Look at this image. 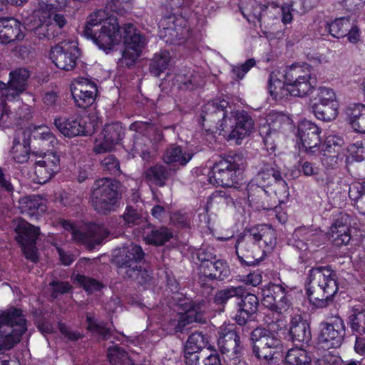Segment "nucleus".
Masks as SVG:
<instances>
[{
    "label": "nucleus",
    "instance_id": "obj_1",
    "mask_svg": "<svg viewBox=\"0 0 365 365\" xmlns=\"http://www.w3.org/2000/svg\"><path fill=\"white\" fill-rule=\"evenodd\" d=\"M284 81L282 82L277 74L272 72L269 76L268 91L274 98L284 95L283 89L291 96L303 97L307 96L314 89L312 85L311 67L307 64H293L288 67L283 75Z\"/></svg>",
    "mask_w": 365,
    "mask_h": 365
},
{
    "label": "nucleus",
    "instance_id": "obj_2",
    "mask_svg": "<svg viewBox=\"0 0 365 365\" xmlns=\"http://www.w3.org/2000/svg\"><path fill=\"white\" fill-rule=\"evenodd\" d=\"M306 292L310 302L317 308H324L333 301L338 291L337 275L331 266L312 267L308 273Z\"/></svg>",
    "mask_w": 365,
    "mask_h": 365
},
{
    "label": "nucleus",
    "instance_id": "obj_3",
    "mask_svg": "<svg viewBox=\"0 0 365 365\" xmlns=\"http://www.w3.org/2000/svg\"><path fill=\"white\" fill-rule=\"evenodd\" d=\"M122 192L120 181L109 178H99L90 189V203L98 214L108 215L119 207Z\"/></svg>",
    "mask_w": 365,
    "mask_h": 365
},
{
    "label": "nucleus",
    "instance_id": "obj_4",
    "mask_svg": "<svg viewBox=\"0 0 365 365\" xmlns=\"http://www.w3.org/2000/svg\"><path fill=\"white\" fill-rule=\"evenodd\" d=\"M103 11H98L90 15L88 20L85 26L83 33L85 36L93 40L99 48L108 53L113 47L118 44L122 39V34L120 31V27L116 19H109L103 21Z\"/></svg>",
    "mask_w": 365,
    "mask_h": 365
},
{
    "label": "nucleus",
    "instance_id": "obj_5",
    "mask_svg": "<svg viewBox=\"0 0 365 365\" xmlns=\"http://www.w3.org/2000/svg\"><path fill=\"white\" fill-rule=\"evenodd\" d=\"M247 160L242 153L230 152L220 156L208 175L211 184L231 187L238 183L241 171L245 169Z\"/></svg>",
    "mask_w": 365,
    "mask_h": 365
},
{
    "label": "nucleus",
    "instance_id": "obj_6",
    "mask_svg": "<svg viewBox=\"0 0 365 365\" xmlns=\"http://www.w3.org/2000/svg\"><path fill=\"white\" fill-rule=\"evenodd\" d=\"M22 311L12 307L0 314V350H9L18 344L27 329Z\"/></svg>",
    "mask_w": 365,
    "mask_h": 365
},
{
    "label": "nucleus",
    "instance_id": "obj_7",
    "mask_svg": "<svg viewBox=\"0 0 365 365\" xmlns=\"http://www.w3.org/2000/svg\"><path fill=\"white\" fill-rule=\"evenodd\" d=\"M255 130V120L244 110L230 109L227 118L220 125V135L227 140H234L240 144L241 140Z\"/></svg>",
    "mask_w": 365,
    "mask_h": 365
},
{
    "label": "nucleus",
    "instance_id": "obj_8",
    "mask_svg": "<svg viewBox=\"0 0 365 365\" xmlns=\"http://www.w3.org/2000/svg\"><path fill=\"white\" fill-rule=\"evenodd\" d=\"M144 257L142 247L131 243L113 251V263L118 268V272L124 277L135 279L142 271L140 264Z\"/></svg>",
    "mask_w": 365,
    "mask_h": 365
},
{
    "label": "nucleus",
    "instance_id": "obj_9",
    "mask_svg": "<svg viewBox=\"0 0 365 365\" xmlns=\"http://www.w3.org/2000/svg\"><path fill=\"white\" fill-rule=\"evenodd\" d=\"M257 187L248 192V200L250 202L260 203L261 200L266 196L265 186L272 185L273 182L286 187L287 182L282 178L279 168L272 162L263 163L256 175Z\"/></svg>",
    "mask_w": 365,
    "mask_h": 365
},
{
    "label": "nucleus",
    "instance_id": "obj_10",
    "mask_svg": "<svg viewBox=\"0 0 365 365\" xmlns=\"http://www.w3.org/2000/svg\"><path fill=\"white\" fill-rule=\"evenodd\" d=\"M237 257L242 265L257 264L265 256L262 246L257 244L248 230L239 236L235 243Z\"/></svg>",
    "mask_w": 365,
    "mask_h": 365
},
{
    "label": "nucleus",
    "instance_id": "obj_11",
    "mask_svg": "<svg viewBox=\"0 0 365 365\" xmlns=\"http://www.w3.org/2000/svg\"><path fill=\"white\" fill-rule=\"evenodd\" d=\"M49 56L57 68L66 71H72L80 56V50L76 42L63 41L51 47Z\"/></svg>",
    "mask_w": 365,
    "mask_h": 365
},
{
    "label": "nucleus",
    "instance_id": "obj_12",
    "mask_svg": "<svg viewBox=\"0 0 365 365\" xmlns=\"http://www.w3.org/2000/svg\"><path fill=\"white\" fill-rule=\"evenodd\" d=\"M319 343L325 349L339 347L345 336V326L341 317H335L330 322H323L320 325Z\"/></svg>",
    "mask_w": 365,
    "mask_h": 365
},
{
    "label": "nucleus",
    "instance_id": "obj_13",
    "mask_svg": "<svg viewBox=\"0 0 365 365\" xmlns=\"http://www.w3.org/2000/svg\"><path fill=\"white\" fill-rule=\"evenodd\" d=\"M321 128L314 123L304 120L297 127V137L299 138L305 152L314 154L319 150L322 143Z\"/></svg>",
    "mask_w": 365,
    "mask_h": 365
},
{
    "label": "nucleus",
    "instance_id": "obj_14",
    "mask_svg": "<svg viewBox=\"0 0 365 365\" xmlns=\"http://www.w3.org/2000/svg\"><path fill=\"white\" fill-rule=\"evenodd\" d=\"M54 125L61 133L68 138L90 135L93 132L91 125H87L85 120L80 116L56 118L54 120Z\"/></svg>",
    "mask_w": 365,
    "mask_h": 365
},
{
    "label": "nucleus",
    "instance_id": "obj_15",
    "mask_svg": "<svg viewBox=\"0 0 365 365\" xmlns=\"http://www.w3.org/2000/svg\"><path fill=\"white\" fill-rule=\"evenodd\" d=\"M192 322L205 323L206 319L199 304L190 303L185 312L179 314L178 319H172L169 321L170 331L173 333H187L190 330L189 325Z\"/></svg>",
    "mask_w": 365,
    "mask_h": 365
},
{
    "label": "nucleus",
    "instance_id": "obj_16",
    "mask_svg": "<svg viewBox=\"0 0 365 365\" xmlns=\"http://www.w3.org/2000/svg\"><path fill=\"white\" fill-rule=\"evenodd\" d=\"M34 165L38 182L46 183L60 170V155L56 152L44 153L41 159L36 161Z\"/></svg>",
    "mask_w": 365,
    "mask_h": 365
},
{
    "label": "nucleus",
    "instance_id": "obj_17",
    "mask_svg": "<svg viewBox=\"0 0 365 365\" xmlns=\"http://www.w3.org/2000/svg\"><path fill=\"white\" fill-rule=\"evenodd\" d=\"M63 227L70 232L73 240L82 244H91L93 246L100 245L108 235L106 229L98 225L91 226L87 232L84 230L77 228L71 222H66Z\"/></svg>",
    "mask_w": 365,
    "mask_h": 365
},
{
    "label": "nucleus",
    "instance_id": "obj_18",
    "mask_svg": "<svg viewBox=\"0 0 365 365\" xmlns=\"http://www.w3.org/2000/svg\"><path fill=\"white\" fill-rule=\"evenodd\" d=\"M101 137L93 148L96 153H103L110 151L115 145L123 138V130L119 123H113L105 125Z\"/></svg>",
    "mask_w": 365,
    "mask_h": 365
},
{
    "label": "nucleus",
    "instance_id": "obj_19",
    "mask_svg": "<svg viewBox=\"0 0 365 365\" xmlns=\"http://www.w3.org/2000/svg\"><path fill=\"white\" fill-rule=\"evenodd\" d=\"M240 344V336L235 330L227 328L222 330L218 339V346L228 362L239 358Z\"/></svg>",
    "mask_w": 365,
    "mask_h": 365
},
{
    "label": "nucleus",
    "instance_id": "obj_20",
    "mask_svg": "<svg viewBox=\"0 0 365 365\" xmlns=\"http://www.w3.org/2000/svg\"><path fill=\"white\" fill-rule=\"evenodd\" d=\"M228 106L229 103L225 100H215L205 103L200 115L202 121L219 123L220 125L231 109Z\"/></svg>",
    "mask_w": 365,
    "mask_h": 365
},
{
    "label": "nucleus",
    "instance_id": "obj_21",
    "mask_svg": "<svg viewBox=\"0 0 365 365\" xmlns=\"http://www.w3.org/2000/svg\"><path fill=\"white\" fill-rule=\"evenodd\" d=\"M265 4H262L257 0H242L240 3V11L243 16L255 25L256 22L262 27L268 29L269 22L266 19V14L263 13Z\"/></svg>",
    "mask_w": 365,
    "mask_h": 365
},
{
    "label": "nucleus",
    "instance_id": "obj_22",
    "mask_svg": "<svg viewBox=\"0 0 365 365\" xmlns=\"http://www.w3.org/2000/svg\"><path fill=\"white\" fill-rule=\"evenodd\" d=\"M237 313L235 317L240 326H246L248 319L258 310L259 299L253 294H245L237 302Z\"/></svg>",
    "mask_w": 365,
    "mask_h": 365
},
{
    "label": "nucleus",
    "instance_id": "obj_23",
    "mask_svg": "<svg viewBox=\"0 0 365 365\" xmlns=\"http://www.w3.org/2000/svg\"><path fill=\"white\" fill-rule=\"evenodd\" d=\"M248 231L256 240L258 245L262 246L264 255L269 253L277 244V234L275 230L268 225H259L250 228Z\"/></svg>",
    "mask_w": 365,
    "mask_h": 365
},
{
    "label": "nucleus",
    "instance_id": "obj_24",
    "mask_svg": "<svg viewBox=\"0 0 365 365\" xmlns=\"http://www.w3.org/2000/svg\"><path fill=\"white\" fill-rule=\"evenodd\" d=\"M143 237L147 244L161 246L173 238L174 234L167 227H156L148 223L143 227Z\"/></svg>",
    "mask_w": 365,
    "mask_h": 365
},
{
    "label": "nucleus",
    "instance_id": "obj_25",
    "mask_svg": "<svg viewBox=\"0 0 365 365\" xmlns=\"http://www.w3.org/2000/svg\"><path fill=\"white\" fill-rule=\"evenodd\" d=\"M178 171V168L169 167L168 165L156 164L149 167L144 172L145 179L150 183L163 187L165 182L172 178Z\"/></svg>",
    "mask_w": 365,
    "mask_h": 365
},
{
    "label": "nucleus",
    "instance_id": "obj_26",
    "mask_svg": "<svg viewBox=\"0 0 365 365\" xmlns=\"http://www.w3.org/2000/svg\"><path fill=\"white\" fill-rule=\"evenodd\" d=\"M193 153L186 149H182L179 145H172L164 152L163 155V162L169 167L178 168L185 166L192 159Z\"/></svg>",
    "mask_w": 365,
    "mask_h": 365
},
{
    "label": "nucleus",
    "instance_id": "obj_27",
    "mask_svg": "<svg viewBox=\"0 0 365 365\" xmlns=\"http://www.w3.org/2000/svg\"><path fill=\"white\" fill-rule=\"evenodd\" d=\"M20 27V22L14 18H0V42L9 43L22 40L24 35Z\"/></svg>",
    "mask_w": 365,
    "mask_h": 365
},
{
    "label": "nucleus",
    "instance_id": "obj_28",
    "mask_svg": "<svg viewBox=\"0 0 365 365\" xmlns=\"http://www.w3.org/2000/svg\"><path fill=\"white\" fill-rule=\"evenodd\" d=\"M289 336L292 342L297 346L307 344L312 339L309 324L299 315L292 317L291 320Z\"/></svg>",
    "mask_w": 365,
    "mask_h": 365
},
{
    "label": "nucleus",
    "instance_id": "obj_29",
    "mask_svg": "<svg viewBox=\"0 0 365 365\" xmlns=\"http://www.w3.org/2000/svg\"><path fill=\"white\" fill-rule=\"evenodd\" d=\"M25 131L16 134L11 150L12 158L18 163L27 162L30 154V139Z\"/></svg>",
    "mask_w": 365,
    "mask_h": 365
},
{
    "label": "nucleus",
    "instance_id": "obj_30",
    "mask_svg": "<svg viewBox=\"0 0 365 365\" xmlns=\"http://www.w3.org/2000/svg\"><path fill=\"white\" fill-rule=\"evenodd\" d=\"M14 230L16 233V240L21 245H35L39 234L36 227L24 220L17 221Z\"/></svg>",
    "mask_w": 365,
    "mask_h": 365
},
{
    "label": "nucleus",
    "instance_id": "obj_31",
    "mask_svg": "<svg viewBox=\"0 0 365 365\" xmlns=\"http://www.w3.org/2000/svg\"><path fill=\"white\" fill-rule=\"evenodd\" d=\"M30 71L26 68H18L9 73V88L12 89L11 98L23 93L28 86Z\"/></svg>",
    "mask_w": 365,
    "mask_h": 365
},
{
    "label": "nucleus",
    "instance_id": "obj_32",
    "mask_svg": "<svg viewBox=\"0 0 365 365\" xmlns=\"http://www.w3.org/2000/svg\"><path fill=\"white\" fill-rule=\"evenodd\" d=\"M251 340L260 348L274 349L281 344V341L272 331L262 327L252 331Z\"/></svg>",
    "mask_w": 365,
    "mask_h": 365
},
{
    "label": "nucleus",
    "instance_id": "obj_33",
    "mask_svg": "<svg viewBox=\"0 0 365 365\" xmlns=\"http://www.w3.org/2000/svg\"><path fill=\"white\" fill-rule=\"evenodd\" d=\"M21 212L31 217H37L46 211V205L39 195H31L19 200Z\"/></svg>",
    "mask_w": 365,
    "mask_h": 365
},
{
    "label": "nucleus",
    "instance_id": "obj_34",
    "mask_svg": "<svg viewBox=\"0 0 365 365\" xmlns=\"http://www.w3.org/2000/svg\"><path fill=\"white\" fill-rule=\"evenodd\" d=\"M123 29L122 38H123L125 46L141 52L145 43V37L136 30L132 24H125Z\"/></svg>",
    "mask_w": 365,
    "mask_h": 365
},
{
    "label": "nucleus",
    "instance_id": "obj_35",
    "mask_svg": "<svg viewBox=\"0 0 365 365\" xmlns=\"http://www.w3.org/2000/svg\"><path fill=\"white\" fill-rule=\"evenodd\" d=\"M346 115L352 128L365 134V105L354 104L348 107Z\"/></svg>",
    "mask_w": 365,
    "mask_h": 365
},
{
    "label": "nucleus",
    "instance_id": "obj_36",
    "mask_svg": "<svg viewBox=\"0 0 365 365\" xmlns=\"http://www.w3.org/2000/svg\"><path fill=\"white\" fill-rule=\"evenodd\" d=\"M87 86L89 87V90H83V88L75 87L72 91L73 98L79 108H86L94 101L97 91L96 85L95 83H88Z\"/></svg>",
    "mask_w": 365,
    "mask_h": 365
},
{
    "label": "nucleus",
    "instance_id": "obj_37",
    "mask_svg": "<svg viewBox=\"0 0 365 365\" xmlns=\"http://www.w3.org/2000/svg\"><path fill=\"white\" fill-rule=\"evenodd\" d=\"M203 273L211 279L224 280L230 275V269L225 262L215 259L203 269Z\"/></svg>",
    "mask_w": 365,
    "mask_h": 365
},
{
    "label": "nucleus",
    "instance_id": "obj_38",
    "mask_svg": "<svg viewBox=\"0 0 365 365\" xmlns=\"http://www.w3.org/2000/svg\"><path fill=\"white\" fill-rule=\"evenodd\" d=\"M317 0H292L289 8H282V20L284 24L291 22L292 15L290 9L299 14H303L306 11L312 8L316 4Z\"/></svg>",
    "mask_w": 365,
    "mask_h": 365
},
{
    "label": "nucleus",
    "instance_id": "obj_39",
    "mask_svg": "<svg viewBox=\"0 0 365 365\" xmlns=\"http://www.w3.org/2000/svg\"><path fill=\"white\" fill-rule=\"evenodd\" d=\"M170 60V55L167 51H160L155 53L149 64L150 73L154 76H159L168 68Z\"/></svg>",
    "mask_w": 365,
    "mask_h": 365
},
{
    "label": "nucleus",
    "instance_id": "obj_40",
    "mask_svg": "<svg viewBox=\"0 0 365 365\" xmlns=\"http://www.w3.org/2000/svg\"><path fill=\"white\" fill-rule=\"evenodd\" d=\"M312 110L316 118L324 122L334 120L338 114V104L310 103Z\"/></svg>",
    "mask_w": 365,
    "mask_h": 365
},
{
    "label": "nucleus",
    "instance_id": "obj_41",
    "mask_svg": "<svg viewBox=\"0 0 365 365\" xmlns=\"http://www.w3.org/2000/svg\"><path fill=\"white\" fill-rule=\"evenodd\" d=\"M245 294V288L242 286L229 287L218 290L214 297V302L217 305H225L231 299H236L237 301Z\"/></svg>",
    "mask_w": 365,
    "mask_h": 365
},
{
    "label": "nucleus",
    "instance_id": "obj_42",
    "mask_svg": "<svg viewBox=\"0 0 365 365\" xmlns=\"http://www.w3.org/2000/svg\"><path fill=\"white\" fill-rule=\"evenodd\" d=\"M326 30L334 38H343L346 36V32L351 28V21L349 17H340L329 23L325 22Z\"/></svg>",
    "mask_w": 365,
    "mask_h": 365
},
{
    "label": "nucleus",
    "instance_id": "obj_43",
    "mask_svg": "<svg viewBox=\"0 0 365 365\" xmlns=\"http://www.w3.org/2000/svg\"><path fill=\"white\" fill-rule=\"evenodd\" d=\"M312 236V234L309 232V227H299L294 230L292 237L289 239V243L299 250H311L312 243L307 242V237Z\"/></svg>",
    "mask_w": 365,
    "mask_h": 365
},
{
    "label": "nucleus",
    "instance_id": "obj_44",
    "mask_svg": "<svg viewBox=\"0 0 365 365\" xmlns=\"http://www.w3.org/2000/svg\"><path fill=\"white\" fill-rule=\"evenodd\" d=\"M349 196L359 212L365 215V183L357 182L351 184Z\"/></svg>",
    "mask_w": 365,
    "mask_h": 365
},
{
    "label": "nucleus",
    "instance_id": "obj_45",
    "mask_svg": "<svg viewBox=\"0 0 365 365\" xmlns=\"http://www.w3.org/2000/svg\"><path fill=\"white\" fill-rule=\"evenodd\" d=\"M178 88L183 91H192L200 85V76L194 71L178 73L175 77Z\"/></svg>",
    "mask_w": 365,
    "mask_h": 365
},
{
    "label": "nucleus",
    "instance_id": "obj_46",
    "mask_svg": "<svg viewBox=\"0 0 365 365\" xmlns=\"http://www.w3.org/2000/svg\"><path fill=\"white\" fill-rule=\"evenodd\" d=\"M364 292L365 294V287ZM349 324L353 332L359 335L365 334V307L354 309L349 317Z\"/></svg>",
    "mask_w": 365,
    "mask_h": 365
},
{
    "label": "nucleus",
    "instance_id": "obj_47",
    "mask_svg": "<svg viewBox=\"0 0 365 365\" xmlns=\"http://www.w3.org/2000/svg\"><path fill=\"white\" fill-rule=\"evenodd\" d=\"M310 362L307 351L297 347L289 349L284 359V365H310Z\"/></svg>",
    "mask_w": 365,
    "mask_h": 365
},
{
    "label": "nucleus",
    "instance_id": "obj_48",
    "mask_svg": "<svg viewBox=\"0 0 365 365\" xmlns=\"http://www.w3.org/2000/svg\"><path fill=\"white\" fill-rule=\"evenodd\" d=\"M120 217L123 218L124 225L128 227L141 225V228L143 229V226L148 224L145 220L146 217L143 216L140 212H138L132 206H127L125 212Z\"/></svg>",
    "mask_w": 365,
    "mask_h": 365
},
{
    "label": "nucleus",
    "instance_id": "obj_49",
    "mask_svg": "<svg viewBox=\"0 0 365 365\" xmlns=\"http://www.w3.org/2000/svg\"><path fill=\"white\" fill-rule=\"evenodd\" d=\"M310 103L338 104L336 95L330 88L319 87L314 90V95L310 98Z\"/></svg>",
    "mask_w": 365,
    "mask_h": 365
},
{
    "label": "nucleus",
    "instance_id": "obj_50",
    "mask_svg": "<svg viewBox=\"0 0 365 365\" xmlns=\"http://www.w3.org/2000/svg\"><path fill=\"white\" fill-rule=\"evenodd\" d=\"M207 344L208 338L205 334L202 331H195L189 336L184 349L201 352Z\"/></svg>",
    "mask_w": 365,
    "mask_h": 365
},
{
    "label": "nucleus",
    "instance_id": "obj_51",
    "mask_svg": "<svg viewBox=\"0 0 365 365\" xmlns=\"http://www.w3.org/2000/svg\"><path fill=\"white\" fill-rule=\"evenodd\" d=\"M274 294V304L272 311L282 312L291 305V302L287 297L286 288L282 284H276Z\"/></svg>",
    "mask_w": 365,
    "mask_h": 365
},
{
    "label": "nucleus",
    "instance_id": "obj_52",
    "mask_svg": "<svg viewBox=\"0 0 365 365\" xmlns=\"http://www.w3.org/2000/svg\"><path fill=\"white\" fill-rule=\"evenodd\" d=\"M24 131L29 135V139L31 140V138H33L35 140L42 142L45 145L48 144L53 145L56 142V139L53 134L46 127L34 128L31 132L27 130Z\"/></svg>",
    "mask_w": 365,
    "mask_h": 365
},
{
    "label": "nucleus",
    "instance_id": "obj_53",
    "mask_svg": "<svg viewBox=\"0 0 365 365\" xmlns=\"http://www.w3.org/2000/svg\"><path fill=\"white\" fill-rule=\"evenodd\" d=\"M75 280L88 294L100 291L104 287L99 281L82 274H77Z\"/></svg>",
    "mask_w": 365,
    "mask_h": 365
},
{
    "label": "nucleus",
    "instance_id": "obj_54",
    "mask_svg": "<svg viewBox=\"0 0 365 365\" xmlns=\"http://www.w3.org/2000/svg\"><path fill=\"white\" fill-rule=\"evenodd\" d=\"M107 355L110 363L114 365H120L129 360L128 354L118 345L110 346Z\"/></svg>",
    "mask_w": 365,
    "mask_h": 365
},
{
    "label": "nucleus",
    "instance_id": "obj_55",
    "mask_svg": "<svg viewBox=\"0 0 365 365\" xmlns=\"http://www.w3.org/2000/svg\"><path fill=\"white\" fill-rule=\"evenodd\" d=\"M101 170L112 175H119L121 173L120 162L113 155H108L101 160Z\"/></svg>",
    "mask_w": 365,
    "mask_h": 365
},
{
    "label": "nucleus",
    "instance_id": "obj_56",
    "mask_svg": "<svg viewBox=\"0 0 365 365\" xmlns=\"http://www.w3.org/2000/svg\"><path fill=\"white\" fill-rule=\"evenodd\" d=\"M88 329L93 334L98 336L103 340H107L111 336L109 328L104 323H97L91 317H87Z\"/></svg>",
    "mask_w": 365,
    "mask_h": 365
},
{
    "label": "nucleus",
    "instance_id": "obj_57",
    "mask_svg": "<svg viewBox=\"0 0 365 365\" xmlns=\"http://www.w3.org/2000/svg\"><path fill=\"white\" fill-rule=\"evenodd\" d=\"M130 130L144 135H148L150 133L155 132L157 128L155 121L150 118L149 120H139L133 123L130 125Z\"/></svg>",
    "mask_w": 365,
    "mask_h": 365
},
{
    "label": "nucleus",
    "instance_id": "obj_58",
    "mask_svg": "<svg viewBox=\"0 0 365 365\" xmlns=\"http://www.w3.org/2000/svg\"><path fill=\"white\" fill-rule=\"evenodd\" d=\"M141 52L134 51L125 46L122 57L118 61L119 66L130 68L134 65L135 61L140 55Z\"/></svg>",
    "mask_w": 365,
    "mask_h": 365
},
{
    "label": "nucleus",
    "instance_id": "obj_59",
    "mask_svg": "<svg viewBox=\"0 0 365 365\" xmlns=\"http://www.w3.org/2000/svg\"><path fill=\"white\" fill-rule=\"evenodd\" d=\"M276 284H269L267 286L264 287L262 289V304L269 309L270 311H272L274 304V294L275 292Z\"/></svg>",
    "mask_w": 365,
    "mask_h": 365
},
{
    "label": "nucleus",
    "instance_id": "obj_60",
    "mask_svg": "<svg viewBox=\"0 0 365 365\" xmlns=\"http://www.w3.org/2000/svg\"><path fill=\"white\" fill-rule=\"evenodd\" d=\"M255 65V60L250 58L244 63L233 66L232 68V78L236 81H240L243 78L245 75Z\"/></svg>",
    "mask_w": 365,
    "mask_h": 365
},
{
    "label": "nucleus",
    "instance_id": "obj_61",
    "mask_svg": "<svg viewBox=\"0 0 365 365\" xmlns=\"http://www.w3.org/2000/svg\"><path fill=\"white\" fill-rule=\"evenodd\" d=\"M31 31L34 32V36L39 39L53 38L56 36L53 25L48 23L40 22L37 26L32 29Z\"/></svg>",
    "mask_w": 365,
    "mask_h": 365
},
{
    "label": "nucleus",
    "instance_id": "obj_62",
    "mask_svg": "<svg viewBox=\"0 0 365 365\" xmlns=\"http://www.w3.org/2000/svg\"><path fill=\"white\" fill-rule=\"evenodd\" d=\"M197 257L201 263V267L204 269L209 263L215 259L216 255L215 254L213 247H206L200 248L197 251Z\"/></svg>",
    "mask_w": 365,
    "mask_h": 365
},
{
    "label": "nucleus",
    "instance_id": "obj_63",
    "mask_svg": "<svg viewBox=\"0 0 365 365\" xmlns=\"http://www.w3.org/2000/svg\"><path fill=\"white\" fill-rule=\"evenodd\" d=\"M67 0H40V5L43 10L49 13L53 11H62L66 6Z\"/></svg>",
    "mask_w": 365,
    "mask_h": 365
},
{
    "label": "nucleus",
    "instance_id": "obj_64",
    "mask_svg": "<svg viewBox=\"0 0 365 365\" xmlns=\"http://www.w3.org/2000/svg\"><path fill=\"white\" fill-rule=\"evenodd\" d=\"M232 200L228 197L224 191H216L213 192L207 200V205L210 207L227 205Z\"/></svg>",
    "mask_w": 365,
    "mask_h": 365
}]
</instances>
